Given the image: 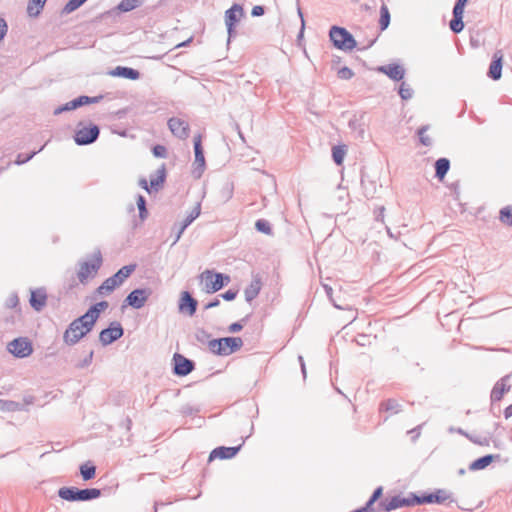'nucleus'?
<instances>
[{
  "instance_id": "f257e3e1",
  "label": "nucleus",
  "mask_w": 512,
  "mask_h": 512,
  "mask_svg": "<svg viewBox=\"0 0 512 512\" xmlns=\"http://www.w3.org/2000/svg\"><path fill=\"white\" fill-rule=\"evenodd\" d=\"M93 326L83 317L79 316L74 319L63 333V341L68 346L76 345L81 339L88 335Z\"/></svg>"
},
{
  "instance_id": "f03ea898",
  "label": "nucleus",
  "mask_w": 512,
  "mask_h": 512,
  "mask_svg": "<svg viewBox=\"0 0 512 512\" xmlns=\"http://www.w3.org/2000/svg\"><path fill=\"white\" fill-rule=\"evenodd\" d=\"M98 488L80 489L75 486H64L58 490V496L68 502H86L97 499L101 496Z\"/></svg>"
},
{
  "instance_id": "7ed1b4c3",
  "label": "nucleus",
  "mask_w": 512,
  "mask_h": 512,
  "mask_svg": "<svg viewBox=\"0 0 512 512\" xmlns=\"http://www.w3.org/2000/svg\"><path fill=\"white\" fill-rule=\"evenodd\" d=\"M243 346V340L240 337H224L212 339L209 342V350L219 356H228L238 351Z\"/></svg>"
},
{
  "instance_id": "20e7f679",
  "label": "nucleus",
  "mask_w": 512,
  "mask_h": 512,
  "mask_svg": "<svg viewBox=\"0 0 512 512\" xmlns=\"http://www.w3.org/2000/svg\"><path fill=\"white\" fill-rule=\"evenodd\" d=\"M329 38L333 46L342 51H351L357 46L354 36L344 27L332 26Z\"/></svg>"
},
{
  "instance_id": "39448f33",
  "label": "nucleus",
  "mask_w": 512,
  "mask_h": 512,
  "mask_svg": "<svg viewBox=\"0 0 512 512\" xmlns=\"http://www.w3.org/2000/svg\"><path fill=\"white\" fill-rule=\"evenodd\" d=\"M200 279L204 283L205 292L209 294L221 290L231 281L229 275L208 269L200 274Z\"/></svg>"
},
{
  "instance_id": "423d86ee",
  "label": "nucleus",
  "mask_w": 512,
  "mask_h": 512,
  "mask_svg": "<svg viewBox=\"0 0 512 512\" xmlns=\"http://www.w3.org/2000/svg\"><path fill=\"white\" fill-rule=\"evenodd\" d=\"M100 135V127L97 124L89 123L85 125L80 121L77 124L73 139L78 146H86L97 141Z\"/></svg>"
},
{
  "instance_id": "0eeeda50",
  "label": "nucleus",
  "mask_w": 512,
  "mask_h": 512,
  "mask_svg": "<svg viewBox=\"0 0 512 512\" xmlns=\"http://www.w3.org/2000/svg\"><path fill=\"white\" fill-rule=\"evenodd\" d=\"M92 258V261H83L78 263L79 270L77 272V277L79 282L82 284H85L90 276L95 275L102 265L103 258L99 249L93 253Z\"/></svg>"
},
{
  "instance_id": "6e6552de",
  "label": "nucleus",
  "mask_w": 512,
  "mask_h": 512,
  "mask_svg": "<svg viewBox=\"0 0 512 512\" xmlns=\"http://www.w3.org/2000/svg\"><path fill=\"white\" fill-rule=\"evenodd\" d=\"M417 504V495L410 493L407 497L395 495L391 498H385L379 502V507L386 512H391L402 507H411Z\"/></svg>"
},
{
  "instance_id": "1a4fd4ad",
  "label": "nucleus",
  "mask_w": 512,
  "mask_h": 512,
  "mask_svg": "<svg viewBox=\"0 0 512 512\" xmlns=\"http://www.w3.org/2000/svg\"><path fill=\"white\" fill-rule=\"evenodd\" d=\"M244 16V9L242 5L234 3L229 9L225 11L224 20L228 33V43L237 34L236 27Z\"/></svg>"
},
{
  "instance_id": "9d476101",
  "label": "nucleus",
  "mask_w": 512,
  "mask_h": 512,
  "mask_svg": "<svg viewBox=\"0 0 512 512\" xmlns=\"http://www.w3.org/2000/svg\"><path fill=\"white\" fill-rule=\"evenodd\" d=\"M7 350L14 357L22 359L33 353V346L31 340L27 337H18L8 343Z\"/></svg>"
},
{
  "instance_id": "9b49d317",
  "label": "nucleus",
  "mask_w": 512,
  "mask_h": 512,
  "mask_svg": "<svg viewBox=\"0 0 512 512\" xmlns=\"http://www.w3.org/2000/svg\"><path fill=\"white\" fill-rule=\"evenodd\" d=\"M124 335V328L118 321H112L107 328L101 330L99 341L103 346H107L117 341Z\"/></svg>"
},
{
  "instance_id": "f8f14e48",
  "label": "nucleus",
  "mask_w": 512,
  "mask_h": 512,
  "mask_svg": "<svg viewBox=\"0 0 512 512\" xmlns=\"http://www.w3.org/2000/svg\"><path fill=\"white\" fill-rule=\"evenodd\" d=\"M151 294L152 291L148 288H136L126 296L123 307L130 306L133 309H141Z\"/></svg>"
},
{
  "instance_id": "ddd939ff",
  "label": "nucleus",
  "mask_w": 512,
  "mask_h": 512,
  "mask_svg": "<svg viewBox=\"0 0 512 512\" xmlns=\"http://www.w3.org/2000/svg\"><path fill=\"white\" fill-rule=\"evenodd\" d=\"M174 375L184 377L195 369V362L180 353H175L172 358Z\"/></svg>"
},
{
  "instance_id": "4468645a",
  "label": "nucleus",
  "mask_w": 512,
  "mask_h": 512,
  "mask_svg": "<svg viewBox=\"0 0 512 512\" xmlns=\"http://www.w3.org/2000/svg\"><path fill=\"white\" fill-rule=\"evenodd\" d=\"M194 154H195V161H194V169L192 171L193 176L196 179H199L206 167L205 157H204V149L202 146V137L201 135H197L194 137Z\"/></svg>"
},
{
  "instance_id": "2eb2a0df",
  "label": "nucleus",
  "mask_w": 512,
  "mask_h": 512,
  "mask_svg": "<svg viewBox=\"0 0 512 512\" xmlns=\"http://www.w3.org/2000/svg\"><path fill=\"white\" fill-rule=\"evenodd\" d=\"M451 498V493L445 489H437L435 492L417 495V504H443Z\"/></svg>"
},
{
  "instance_id": "dca6fc26",
  "label": "nucleus",
  "mask_w": 512,
  "mask_h": 512,
  "mask_svg": "<svg viewBox=\"0 0 512 512\" xmlns=\"http://www.w3.org/2000/svg\"><path fill=\"white\" fill-rule=\"evenodd\" d=\"M198 307V301L189 291H183L178 302V310L180 313L193 316Z\"/></svg>"
},
{
  "instance_id": "f3484780",
  "label": "nucleus",
  "mask_w": 512,
  "mask_h": 512,
  "mask_svg": "<svg viewBox=\"0 0 512 512\" xmlns=\"http://www.w3.org/2000/svg\"><path fill=\"white\" fill-rule=\"evenodd\" d=\"M167 125L175 137L181 140H185L189 137L190 127L188 122L185 120L178 117H171L168 120Z\"/></svg>"
},
{
  "instance_id": "a211bd4d",
  "label": "nucleus",
  "mask_w": 512,
  "mask_h": 512,
  "mask_svg": "<svg viewBox=\"0 0 512 512\" xmlns=\"http://www.w3.org/2000/svg\"><path fill=\"white\" fill-rule=\"evenodd\" d=\"M146 0H121L117 6L102 14V17L112 16L120 13H127L141 7Z\"/></svg>"
},
{
  "instance_id": "6ab92c4d",
  "label": "nucleus",
  "mask_w": 512,
  "mask_h": 512,
  "mask_svg": "<svg viewBox=\"0 0 512 512\" xmlns=\"http://www.w3.org/2000/svg\"><path fill=\"white\" fill-rule=\"evenodd\" d=\"M47 303L46 289L41 287L30 290L29 304L37 312H40Z\"/></svg>"
},
{
  "instance_id": "aec40b11",
  "label": "nucleus",
  "mask_w": 512,
  "mask_h": 512,
  "mask_svg": "<svg viewBox=\"0 0 512 512\" xmlns=\"http://www.w3.org/2000/svg\"><path fill=\"white\" fill-rule=\"evenodd\" d=\"M240 449H241V445L231 446V447H226V446L216 447L215 449H213L210 452L208 460L210 462L216 458L222 459V460L232 459L233 457H235L238 454Z\"/></svg>"
},
{
  "instance_id": "412c9836",
  "label": "nucleus",
  "mask_w": 512,
  "mask_h": 512,
  "mask_svg": "<svg viewBox=\"0 0 512 512\" xmlns=\"http://www.w3.org/2000/svg\"><path fill=\"white\" fill-rule=\"evenodd\" d=\"M166 177L167 171L165 164H162L161 167L155 171V173L150 174L149 188L151 194L153 192H158L163 188L166 181Z\"/></svg>"
},
{
  "instance_id": "4be33fe9",
  "label": "nucleus",
  "mask_w": 512,
  "mask_h": 512,
  "mask_svg": "<svg viewBox=\"0 0 512 512\" xmlns=\"http://www.w3.org/2000/svg\"><path fill=\"white\" fill-rule=\"evenodd\" d=\"M503 55L501 51H496L493 55L492 61L489 65L487 76L494 81H497L502 76Z\"/></svg>"
},
{
  "instance_id": "5701e85b",
  "label": "nucleus",
  "mask_w": 512,
  "mask_h": 512,
  "mask_svg": "<svg viewBox=\"0 0 512 512\" xmlns=\"http://www.w3.org/2000/svg\"><path fill=\"white\" fill-rule=\"evenodd\" d=\"M377 70L387 75L393 81H401L405 76V69L403 66L396 63L379 66Z\"/></svg>"
},
{
  "instance_id": "b1692460",
  "label": "nucleus",
  "mask_w": 512,
  "mask_h": 512,
  "mask_svg": "<svg viewBox=\"0 0 512 512\" xmlns=\"http://www.w3.org/2000/svg\"><path fill=\"white\" fill-rule=\"evenodd\" d=\"M201 213V203H197L196 206L192 209V211L186 216V218L180 223L175 239L173 241V245L176 244L181 238L182 234L186 230V228L192 224V222L200 215Z\"/></svg>"
},
{
  "instance_id": "393cba45",
  "label": "nucleus",
  "mask_w": 512,
  "mask_h": 512,
  "mask_svg": "<svg viewBox=\"0 0 512 512\" xmlns=\"http://www.w3.org/2000/svg\"><path fill=\"white\" fill-rule=\"evenodd\" d=\"M510 376V374H507L495 383L490 394L491 402L500 401L504 394L510 390V386L506 384Z\"/></svg>"
},
{
  "instance_id": "a878e982",
  "label": "nucleus",
  "mask_w": 512,
  "mask_h": 512,
  "mask_svg": "<svg viewBox=\"0 0 512 512\" xmlns=\"http://www.w3.org/2000/svg\"><path fill=\"white\" fill-rule=\"evenodd\" d=\"M110 76L125 78L129 80H138L141 77V73L132 67L127 66H116L114 69L108 72Z\"/></svg>"
},
{
  "instance_id": "bb28decb",
  "label": "nucleus",
  "mask_w": 512,
  "mask_h": 512,
  "mask_svg": "<svg viewBox=\"0 0 512 512\" xmlns=\"http://www.w3.org/2000/svg\"><path fill=\"white\" fill-rule=\"evenodd\" d=\"M262 288V279L259 274L252 276L251 283L245 288L244 295L247 302H252L260 293Z\"/></svg>"
},
{
  "instance_id": "cd10ccee",
  "label": "nucleus",
  "mask_w": 512,
  "mask_h": 512,
  "mask_svg": "<svg viewBox=\"0 0 512 512\" xmlns=\"http://www.w3.org/2000/svg\"><path fill=\"white\" fill-rule=\"evenodd\" d=\"M136 268V263L125 265L121 267L115 274L110 276V278L117 286H120L127 278H129L132 275Z\"/></svg>"
},
{
  "instance_id": "c85d7f7f",
  "label": "nucleus",
  "mask_w": 512,
  "mask_h": 512,
  "mask_svg": "<svg viewBox=\"0 0 512 512\" xmlns=\"http://www.w3.org/2000/svg\"><path fill=\"white\" fill-rule=\"evenodd\" d=\"M499 454H487L475 459L469 465L471 471L483 470L488 467L495 459H499Z\"/></svg>"
},
{
  "instance_id": "c756f323",
  "label": "nucleus",
  "mask_w": 512,
  "mask_h": 512,
  "mask_svg": "<svg viewBox=\"0 0 512 512\" xmlns=\"http://www.w3.org/2000/svg\"><path fill=\"white\" fill-rule=\"evenodd\" d=\"M434 168H435V177L439 181H443V179L445 178L446 174L448 173V171L450 169V160L448 158L441 157L435 161Z\"/></svg>"
},
{
  "instance_id": "7c9ffc66",
  "label": "nucleus",
  "mask_w": 512,
  "mask_h": 512,
  "mask_svg": "<svg viewBox=\"0 0 512 512\" xmlns=\"http://www.w3.org/2000/svg\"><path fill=\"white\" fill-rule=\"evenodd\" d=\"M361 186L366 198H373L376 193V183L371 181L364 172L361 173Z\"/></svg>"
},
{
  "instance_id": "2f4dec72",
  "label": "nucleus",
  "mask_w": 512,
  "mask_h": 512,
  "mask_svg": "<svg viewBox=\"0 0 512 512\" xmlns=\"http://www.w3.org/2000/svg\"><path fill=\"white\" fill-rule=\"evenodd\" d=\"M102 98H103L102 95L94 96V97L81 95V96H78V97L74 98L73 100H71V106H73L74 109H77V108H80L85 105L98 103V102H100V100Z\"/></svg>"
},
{
  "instance_id": "473e14b6",
  "label": "nucleus",
  "mask_w": 512,
  "mask_h": 512,
  "mask_svg": "<svg viewBox=\"0 0 512 512\" xmlns=\"http://www.w3.org/2000/svg\"><path fill=\"white\" fill-rule=\"evenodd\" d=\"M47 0H29L27 5V13L30 17H38Z\"/></svg>"
},
{
  "instance_id": "72a5a7b5",
  "label": "nucleus",
  "mask_w": 512,
  "mask_h": 512,
  "mask_svg": "<svg viewBox=\"0 0 512 512\" xmlns=\"http://www.w3.org/2000/svg\"><path fill=\"white\" fill-rule=\"evenodd\" d=\"M136 205L138 208V216L140 222L143 223L149 216V211L147 209V201L146 198L142 194H137L136 196Z\"/></svg>"
},
{
  "instance_id": "f704fd0d",
  "label": "nucleus",
  "mask_w": 512,
  "mask_h": 512,
  "mask_svg": "<svg viewBox=\"0 0 512 512\" xmlns=\"http://www.w3.org/2000/svg\"><path fill=\"white\" fill-rule=\"evenodd\" d=\"M391 21V15L389 9L385 3H383L380 7V18H379V28L380 31L386 30Z\"/></svg>"
},
{
  "instance_id": "c9c22d12",
  "label": "nucleus",
  "mask_w": 512,
  "mask_h": 512,
  "mask_svg": "<svg viewBox=\"0 0 512 512\" xmlns=\"http://www.w3.org/2000/svg\"><path fill=\"white\" fill-rule=\"evenodd\" d=\"M79 470L84 481L92 480L96 476V466L90 462L80 465Z\"/></svg>"
},
{
  "instance_id": "e433bc0d",
  "label": "nucleus",
  "mask_w": 512,
  "mask_h": 512,
  "mask_svg": "<svg viewBox=\"0 0 512 512\" xmlns=\"http://www.w3.org/2000/svg\"><path fill=\"white\" fill-rule=\"evenodd\" d=\"M401 404L395 399H387L380 404V411H387L391 413H399L401 411Z\"/></svg>"
},
{
  "instance_id": "4c0bfd02",
  "label": "nucleus",
  "mask_w": 512,
  "mask_h": 512,
  "mask_svg": "<svg viewBox=\"0 0 512 512\" xmlns=\"http://www.w3.org/2000/svg\"><path fill=\"white\" fill-rule=\"evenodd\" d=\"M347 149L345 145H336L332 147V159L336 165H342Z\"/></svg>"
},
{
  "instance_id": "58836bf2",
  "label": "nucleus",
  "mask_w": 512,
  "mask_h": 512,
  "mask_svg": "<svg viewBox=\"0 0 512 512\" xmlns=\"http://www.w3.org/2000/svg\"><path fill=\"white\" fill-rule=\"evenodd\" d=\"M453 17L450 20L449 27L451 31L455 34H458L463 31L464 29V22H463V15L462 14H456L452 13Z\"/></svg>"
},
{
  "instance_id": "ea45409f",
  "label": "nucleus",
  "mask_w": 512,
  "mask_h": 512,
  "mask_svg": "<svg viewBox=\"0 0 512 512\" xmlns=\"http://www.w3.org/2000/svg\"><path fill=\"white\" fill-rule=\"evenodd\" d=\"M100 315L101 312H99V310L93 304L87 309V311L83 315H81V317L87 320V322L94 327Z\"/></svg>"
},
{
  "instance_id": "a19ab883",
  "label": "nucleus",
  "mask_w": 512,
  "mask_h": 512,
  "mask_svg": "<svg viewBox=\"0 0 512 512\" xmlns=\"http://www.w3.org/2000/svg\"><path fill=\"white\" fill-rule=\"evenodd\" d=\"M118 286L113 282V280L108 277L105 279L102 284L96 289V293L98 295H108L114 291Z\"/></svg>"
},
{
  "instance_id": "79ce46f5",
  "label": "nucleus",
  "mask_w": 512,
  "mask_h": 512,
  "mask_svg": "<svg viewBox=\"0 0 512 512\" xmlns=\"http://www.w3.org/2000/svg\"><path fill=\"white\" fill-rule=\"evenodd\" d=\"M499 220L507 226H512V206H505L499 212Z\"/></svg>"
},
{
  "instance_id": "37998d69",
  "label": "nucleus",
  "mask_w": 512,
  "mask_h": 512,
  "mask_svg": "<svg viewBox=\"0 0 512 512\" xmlns=\"http://www.w3.org/2000/svg\"><path fill=\"white\" fill-rule=\"evenodd\" d=\"M255 229L258 232H261V233L266 234V235H271L272 234L271 224L266 219H258L255 222Z\"/></svg>"
},
{
  "instance_id": "c03bdc74",
  "label": "nucleus",
  "mask_w": 512,
  "mask_h": 512,
  "mask_svg": "<svg viewBox=\"0 0 512 512\" xmlns=\"http://www.w3.org/2000/svg\"><path fill=\"white\" fill-rule=\"evenodd\" d=\"M398 94L402 100H409L413 97L414 91L406 82H402L399 86Z\"/></svg>"
},
{
  "instance_id": "a18cd8bd",
  "label": "nucleus",
  "mask_w": 512,
  "mask_h": 512,
  "mask_svg": "<svg viewBox=\"0 0 512 512\" xmlns=\"http://www.w3.org/2000/svg\"><path fill=\"white\" fill-rule=\"evenodd\" d=\"M195 338L201 344H207L211 342V334L203 328H197L195 331Z\"/></svg>"
},
{
  "instance_id": "49530a36",
  "label": "nucleus",
  "mask_w": 512,
  "mask_h": 512,
  "mask_svg": "<svg viewBox=\"0 0 512 512\" xmlns=\"http://www.w3.org/2000/svg\"><path fill=\"white\" fill-rule=\"evenodd\" d=\"M83 4H84L83 0H69L65 4V6L62 10V13L70 14V13L74 12L75 10H77L78 8H80Z\"/></svg>"
},
{
  "instance_id": "de8ad7c7",
  "label": "nucleus",
  "mask_w": 512,
  "mask_h": 512,
  "mask_svg": "<svg viewBox=\"0 0 512 512\" xmlns=\"http://www.w3.org/2000/svg\"><path fill=\"white\" fill-rule=\"evenodd\" d=\"M45 145H43L38 151H32L29 154L19 153L16 157L15 164L22 165L30 161L38 152L42 151Z\"/></svg>"
},
{
  "instance_id": "09e8293b",
  "label": "nucleus",
  "mask_w": 512,
  "mask_h": 512,
  "mask_svg": "<svg viewBox=\"0 0 512 512\" xmlns=\"http://www.w3.org/2000/svg\"><path fill=\"white\" fill-rule=\"evenodd\" d=\"M429 126L424 125L418 128L417 134L419 135V141L424 146H431L432 140L430 137L426 136L424 133L428 130Z\"/></svg>"
},
{
  "instance_id": "8fccbe9b",
  "label": "nucleus",
  "mask_w": 512,
  "mask_h": 512,
  "mask_svg": "<svg viewBox=\"0 0 512 512\" xmlns=\"http://www.w3.org/2000/svg\"><path fill=\"white\" fill-rule=\"evenodd\" d=\"M20 404L12 400L0 399V409L5 411H16L19 409Z\"/></svg>"
},
{
  "instance_id": "3c124183",
  "label": "nucleus",
  "mask_w": 512,
  "mask_h": 512,
  "mask_svg": "<svg viewBox=\"0 0 512 512\" xmlns=\"http://www.w3.org/2000/svg\"><path fill=\"white\" fill-rule=\"evenodd\" d=\"M248 319H249V315L245 316L240 321H237V322H234V323L230 324L229 327H228V331L230 333H238V332H240L243 329L244 324L247 323Z\"/></svg>"
},
{
  "instance_id": "603ef678",
  "label": "nucleus",
  "mask_w": 512,
  "mask_h": 512,
  "mask_svg": "<svg viewBox=\"0 0 512 512\" xmlns=\"http://www.w3.org/2000/svg\"><path fill=\"white\" fill-rule=\"evenodd\" d=\"M337 76L342 80H350L354 76V72L349 67L344 66L337 71Z\"/></svg>"
},
{
  "instance_id": "864d4df0",
  "label": "nucleus",
  "mask_w": 512,
  "mask_h": 512,
  "mask_svg": "<svg viewBox=\"0 0 512 512\" xmlns=\"http://www.w3.org/2000/svg\"><path fill=\"white\" fill-rule=\"evenodd\" d=\"M152 154L156 158H166L167 157V148L164 145H154L152 147Z\"/></svg>"
},
{
  "instance_id": "5fc2aeb1",
  "label": "nucleus",
  "mask_w": 512,
  "mask_h": 512,
  "mask_svg": "<svg viewBox=\"0 0 512 512\" xmlns=\"http://www.w3.org/2000/svg\"><path fill=\"white\" fill-rule=\"evenodd\" d=\"M94 351L90 350L89 353L85 356V358L79 361L75 367L78 369H84L88 367L93 361Z\"/></svg>"
},
{
  "instance_id": "6e6d98bb",
  "label": "nucleus",
  "mask_w": 512,
  "mask_h": 512,
  "mask_svg": "<svg viewBox=\"0 0 512 512\" xmlns=\"http://www.w3.org/2000/svg\"><path fill=\"white\" fill-rule=\"evenodd\" d=\"M199 411H200V409L198 407H194L189 404H186V405L182 406V408H181V413L184 416H192L194 414H197Z\"/></svg>"
},
{
  "instance_id": "4d7b16f0",
  "label": "nucleus",
  "mask_w": 512,
  "mask_h": 512,
  "mask_svg": "<svg viewBox=\"0 0 512 512\" xmlns=\"http://www.w3.org/2000/svg\"><path fill=\"white\" fill-rule=\"evenodd\" d=\"M468 0H456L452 13L462 14L464 13L465 6Z\"/></svg>"
},
{
  "instance_id": "13d9d810",
  "label": "nucleus",
  "mask_w": 512,
  "mask_h": 512,
  "mask_svg": "<svg viewBox=\"0 0 512 512\" xmlns=\"http://www.w3.org/2000/svg\"><path fill=\"white\" fill-rule=\"evenodd\" d=\"M238 291L229 289L224 293L220 294L218 297L224 299L225 301H232L237 297Z\"/></svg>"
},
{
  "instance_id": "bf43d9fd",
  "label": "nucleus",
  "mask_w": 512,
  "mask_h": 512,
  "mask_svg": "<svg viewBox=\"0 0 512 512\" xmlns=\"http://www.w3.org/2000/svg\"><path fill=\"white\" fill-rule=\"evenodd\" d=\"M72 110H75L73 106H71V101L63 104V105H60L59 107H57L55 110H54V115H59L63 112H67V111H72Z\"/></svg>"
},
{
  "instance_id": "052dcab7",
  "label": "nucleus",
  "mask_w": 512,
  "mask_h": 512,
  "mask_svg": "<svg viewBox=\"0 0 512 512\" xmlns=\"http://www.w3.org/2000/svg\"><path fill=\"white\" fill-rule=\"evenodd\" d=\"M375 502L376 501L369 498L365 505L359 508L360 512H376L374 508Z\"/></svg>"
},
{
  "instance_id": "680f3d73",
  "label": "nucleus",
  "mask_w": 512,
  "mask_h": 512,
  "mask_svg": "<svg viewBox=\"0 0 512 512\" xmlns=\"http://www.w3.org/2000/svg\"><path fill=\"white\" fill-rule=\"evenodd\" d=\"M468 439L471 442H473L474 444H477V445H480V446L488 445L489 444V441H488L487 438H481V437L469 435Z\"/></svg>"
},
{
  "instance_id": "e2e57ef3",
  "label": "nucleus",
  "mask_w": 512,
  "mask_h": 512,
  "mask_svg": "<svg viewBox=\"0 0 512 512\" xmlns=\"http://www.w3.org/2000/svg\"><path fill=\"white\" fill-rule=\"evenodd\" d=\"M19 304V298L17 294H12L6 301L8 308H15Z\"/></svg>"
},
{
  "instance_id": "0e129e2a",
  "label": "nucleus",
  "mask_w": 512,
  "mask_h": 512,
  "mask_svg": "<svg viewBox=\"0 0 512 512\" xmlns=\"http://www.w3.org/2000/svg\"><path fill=\"white\" fill-rule=\"evenodd\" d=\"M265 14V7L262 5H256L251 10V15L253 17H259Z\"/></svg>"
},
{
  "instance_id": "69168bd1",
  "label": "nucleus",
  "mask_w": 512,
  "mask_h": 512,
  "mask_svg": "<svg viewBox=\"0 0 512 512\" xmlns=\"http://www.w3.org/2000/svg\"><path fill=\"white\" fill-rule=\"evenodd\" d=\"M383 495V487L382 486H379L377 487L373 493L371 494L370 496V499L374 500V501H378Z\"/></svg>"
},
{
  "instance_id": "338daca9",
  "label": "nucleus",
  "mask_w": 512,
  "mask_h": 512,
  "mask_svg": "<svg viewBox=\"0 0 512 512\" xmlns=\"http://www.w3.org/2000/svg\"><path fill=\"white\" fill-rule=\"evenodd\" d=\"M420 430H421V425H419V426H417V427H415V428H413V429L408 431V434L411 435L412 442H415L419 438Z\"/></svg>"
},
{
  "instance_id": "774afa93",
  "label": "nucleus",
  "mask_w": 512,
  "mask_h": 512,
  "mask_svg": "<svg viewBox=\"0 0 512 512\" xmlns=\"http://www.w3.org/2000/svg\"><path fill=\"white\" fill-rule=\"evenodd\" d=\"M219 305H220V299H219V297H215L214 299L209 301L207 304H205L204 309L207 310V309L215 308V307H218Z\"/></svg>"
}]
</instances>
